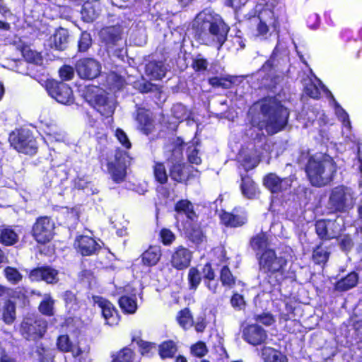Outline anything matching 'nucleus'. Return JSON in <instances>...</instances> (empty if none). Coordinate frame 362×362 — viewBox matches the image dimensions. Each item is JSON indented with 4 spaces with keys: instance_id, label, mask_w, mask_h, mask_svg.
I'll use <instances>...</instances> for the list:
<instances>
[{
    "instance_id": "obj_43",
    "label": "nucleus",
    "mask_w": 362,
    "mask_h": 362,
    "mask_svg": "<svg viewBox=\"0 0 362 362\" xmlns=\"http://www.w3.org/2000/svg\"><path fill=\"white\" fill-rule=\"evenodd\" d=\"M177 321L181 327L187 329L192 326V316L188 309H184L179 313Z\"/></svg>"
},
{
    "instance_id": "obj_52",
    "label": "nucleus",
    "mask_w": 362,
    "mask_h": 362,
    "mask_svg": "<svg viewBox=\"0 0 362 362\" xmlns=\"http://www.w3.org/2000/svg\"><path fill=\"white\" fill-rule=\"evenodd\" d=\"M188 280L190 288L196 289L201 281V275L199 271L195 268H191L188 272Z\"/></svg>"
},
{
    "instance_id": "obj_60",
    "label": "nucleus",
    "mask_w": 362,
    "mask_h": 362,
    "mask_svg": "<svg viewBox=\"0 0 362 362\" xmlns=\"http://www.w3.org/2000/svg\"><path fill=\"white\" fill-rule=\"evenodd\" d=\"M209 83L215 87H222L224 88H229L230 87V81H226L223 78L218 77H214L209 79Z\"/></svg>"
},
{
    "instance_id": "obj_13",
    "label": "nucleus",
    "mask_w": 362,
    "mask_h": 362,
    "mask_svg": "<svg viewBox=\"0 0 362 362\" xmlns=\"http://www.w3.org/2000/svg\"><path fill=\"white\" fill-rule=\"evenodd\" d=\"M57 348L62 352H71L73 357L78 358V362H88L89 361L88 347L82 348L73 344L68 335H61L57 339Z\"/></svg>"
},
{
    "instance_id": "obj_49",
    "label": "nucleus",
    "mask_w": 362,
    "mask_h": 362,
    "mask_svg": "<svg viewBox=\"0 0 362 362\" xmlns=\"http://www.w3.org/2000/svg\"><path fill=\"white\" fill-rule=\"evenodd\" d=\"M64 299L66 306L69 310H76L79 308L76 297L71 291H66L64 294Z\"/></svg>"
},
{
    "instance_id": "obj_21",
    "label": "nucleus",
    "mask_w": 362,
    "mask_h": 362,
    "mask_svg": "<svg viewBox=\"0 0 362 362\" xmlns=\"http://www.w3.org/2000/svg\"><path fill=\"white\" fill-rule=\"evenodd\" d=\"M74 246L82 255H93L100 248L96 241L87 235L78 237L75 240Z\"/></svg>"
},
{
    "instance_id": "obj_24",
    "label": "nucleus",
    "mask_w": 362,
    "mask_h": 362,
    "mask_svg": "<svg viewBox=\"0 0 362 362\" xmlns=\"http://www.w3.org/2000/svg\"><path fill=\"white\" fill-rule=\"evenodd\" d=\"M221 222L226 226L239 227L244 225L247 221V216L242 213L241 214H234L228 212H223L221 215Z\"/></svg>"
},
{
    "instance_id": "obj_11",
    "label": "nucleus",
    "mask_w": 362,
    "mask_h": 362,
    "mask_svg": "<svg viewBox=\"0 0 362 362\" xmlns=\"http://www.w3.org/2000/svg\"><path fill=\"white\" fill-rule=\"evenodd\" d=\"M343 223V219L339 217L334 220H318L315 223V231L320 239H332L341 231Z\"/></svg>"
},
{
    "instance_id": "obj_33",
    "label": "nucleus",
    "mask_w": 362,
    "mask_h": 362,
    "mask_svg": "<svg viewBox=\"0 0 362 362\" xmlns=\"http://www.w3.org/2000/svg\"><path fill=\"white\" fill-rule=\"evenodd\" d=\"M2 319L7 325L12 324L16 319V305L10 300H6L2 307Z\"/></svg>"
},
{
    "instance_id": "obj_10",
    "label": "nucleus",
    "mask_w": 362,
    "mask_h": 362,
    "mask_svg": "<svg viewBox=\"0 0 362 362\" xmlns=\"http://www.w3.org/2000/svg\"><path fill=\"white\" fill-rule=\"evenodd\" d=\"M260 270L265 273L282 272V270L286 264V260L277 257L273 250L268 249L263 252L259 259Z\"/></svg>"
},
{
    "instance_id": "obj_48",
    "label": "nucleus",
    "mask_w": 362,
    "mask_h": 362,
    "mask_svg": "<svg viewBox=\"0 0 362 362\" xmlns=\"http://www.w3.org/2000/svg\"><path fill=\"white\" fill-rule=\"evenodd\" d=\"M221 281L223 286L232 287L235 284V278L228 267H223L221 271Z\"/></svg>"
},
{
    "instance_id": "obj_8",
    "label": "nucleus",
    "mask_w": 362,
    "mask_h": 362,
    "mask_svg": "<svg viewBox=\"0 0 362 362\" xmlns=\"http://www.w3.org/2000/svg\"><path fill=\"white\" fill-rule=\"evenodd\" d=\"M54 228V223L49 217H40L33 226L32 235L38 243L45 244L53 238Z\"/></svg>"
},
{
    "instance_id": "obj_38",
    "label": "nucleus",
    "mask_w": 362,
    "mask_h": 362,
    "mask_svg": "<svg viewBox=\"0 0 362 362\" xmlns=\"http://www.w3.org/2000/svg\"><path fill=\"white\" fill-rule=\"evenodd\" d=\"M250 245L256 251L267 250L268 240L266 234L262 233L256 235L250 240Z\"/></svg>"
},
{
    "instance_id": "obj_61",
    "label": "nucleus",
    "mask_w": 362,
    "mask_h": 362,
    "mask_svg": "<svg viewBox=\"0 0 362 362\" xmlns=\"http://www.w3.org/2000/svg\"><path fill=\"white\" fill-rule=\"evenodd\" d=\"M172 111L174 116L179 119H183L186 115L185 108L181 104L175 105L172 108Z\"/></svg>"
},
{
    "instance_id": "obj_41",
    "label": "nucleus",
    "mask_w": 362,
    "mask_h": 362,
    "mask_svg": "<svg viewBox=\"0 0 362 362\" xmlns=\"http://www.w3.org/2000/svg\"><path fill=\"white\" fill-rule=\"evenodd\" d=\"M286 60V56L282 57L279 54L277 47L274 49L269 59L263 66L264 69L269 67H277Z\"/></svg>"
},
{
    "instance_id": "obj_4",
    "label": "nucleus",
    "mask_w": 362,
    "mask_h": 362,
    "mask_svg": "<svg viewBox=\"0 0 362 362\" xmlns=\"http://www.w3.org/2000/svg\"><path fill=\"white\" fill-rule=\"evenodd\" d=\"M250 24L252 26L253 35L267 39L277 26V20L274 11L269 8H264L258 11V15L250 18Z\"/></svg>"
},
{
    "instance_id": "obj_37",
    "label": "nucleus",
    "mask_w": 362,
    "mask_h": 362,
    "mask_svg": "<svg viewBox=\"0 0 362 362\" xmlns=\"http://www.w3.org/2000/svg\"><path fill=\"white\" fill-rule=\"evenodd\" d=\"M100 37L107 44H115L119 39V32L113 27L106 28L101 30Z\"/></svg>"
},
{
    "instance_id": "obj_27",
    "label": "nucleus",
    "mask_w": 362,
    "mask_h": 362,
    "mask_svg": "<svg viewBox=\"0 0 362 362\" xmlns=\"http://www.w3.org/2000/svg\"><path fill=\"white\" fill-rule=\"evenodd\" d=\"M358 274L355 272H351L346 277L338 281L335 286V290L338 291H346L355 287L358 283Z\"/></svg>"
},
{
    "instance_id": "obj_42",
    "label": "nucleus",
    "mask_w": 362,
    "mask_h": 362,
    "mask_svg": "<svg viewBox=\"0 0 362 362\" xmlns=\"http://www.w3.org/2000/svg\"><path fill=\"white\" fill-rule=\"evenodd\" d=\"M4 272L6 279L13 284H18L23 279V276L16 268L7 267Z\"/></svg>"
},
{
    "instance_id": "obj_30",
    "label": "nucleus",
    "mask_w": 362,
    "mask_h": 362,
    "mask_svg": "<svg viewBox=\"0 0 362 362\" xmlns=\"http://www.w3.org/2000/svg\"><path fill=\"white\" fill-rule=\"evenodd\" d=\"M18 240L17 233L10 227L0 228V243L6 245H12Z\"/></svg>"
},
{
    "instance_id": "obj_35",
    "label": "nucleus",
    "mask_w": 362,
    "mask_h": 362,
    "mask_svg": "<svg viewBox=\"0 0 362 362\" xmlns=\"http://www.w3.org/2000/svg\"><path fill=\"white\" fill-rule=\"evenodd\" d=\"M120 308L126 313H134L137 309L135 296H123L119 300Z\"/></svg>"
},
{
    "instance_id": "obj_32",
    "label": "nucleus",
    "mask_w": 362,
    "mask_h": 362,
    "mask_svg": "<svg viewBox=\"0 0 362 362\" xmlns=\"http://www.w3.org/2000/svg\"><path fill=\"white\" fill-rule=\"evenodd\" d=\"M173 165L170 169V176L177 182H181L187 177L186 168L187 166L181 163H172Z\"/></svg>"
},
{
    "instance_id": "obj_45",
    "label": "nucleus",
    "mask_w": 362,
    "mask_h": 362,
    "mask_svg": "<svg viewBox=\"0 0 362 362\" xmlns=\"http://www.w3.org/2000/svg\"><path fill=\"white\" fill-rule=\"evenodd\" d=\"M22 55L28 62L38 64L42 60L40 54L31 49L28 47L23 48Z\"/></svg>"
},
{
    "instance_id": "obj_64",
    "label": "nucleus",
    "mask_w": 362,
    "mask_h": 362,
    "mask_svg": "<svg viewBox=\"0 0 362 362\" xmlns=\"http://www.w3.org/2000/svg\"><path fill=\"white\" fill-rule=\"evenodd\" d=\"M257 320L265 325H271L274 321L272 315L268 313L258 316Z\"/></svg>"
},
{
    "instance_id": "obj_62",
    "label": "nucleus",
    "mask_w": 362,
    "mask_h": 362,
    "mask_svg": "<svg viewBox=\"0 0 362 362\" xmlns=\"http://www.w3.org/2000/svg\"><path fill=\"white\" fill-rule=\"evenodd\" d=\"M208 62L203 58H197L194 60L193 67L196 71H204L207 69Z\"/></svg>"
},
{
    "instance_id": "obj_36",
    "label": "nucleus",
    "mask_w": 362,
    "mask_h": 362,
    "mask_svg": "<svg viewBox=\"0 0 362 362\" xmlns=\"http://www.w3.org/2000/svg\"><path fill=\"white\" fill-rule=\"evenodd\" d=\"M187 157L192 164L199 165L202 163L199 143H192L187 147Z\"/></svg>"
},
{
    "instance_id": "obj_25",
    "label": "nucleus",
    "mask_w": 362,
    "mask_h": 362,
    "mask_svg": "<svg viewBox=\"0 0 362 362\" xmlns=\"http://www.w3.org/2000/svg\"><path fill=\"white\" fill-rule=\"evenodd\" d=\"M240 189L243 196L248 199L256 198L259 193L256 184L248 176L242 177Z\"/></svg>"
},
{
    "instance_id": "obj_14",
    "label": "nucleus",
    "mask_w": 362,
    "mask_h": 362,
    "mask_svg": "<svg viewBox=\"0 0 362 362\" xmlns=\"http://www.w3.org/2000/svg\"><path fill=\"white\" fill-rule=\"evenodd\" d=\"M92 300L94 305H97L100 308L106 325L114 326L119 323V316L111 302L99 296H93Z\"/></svg>"
},
{
    "instance_id": "obj_5",
    "label": "nucleus",
    "mask_w": 362,
    "mask_h": 362,
    "mask_svg": "<svg viewBox=\"0 0 362 362\" xmlns=\"http://www.w3.org/2000/svg\"><path fill=\"white\" fill-rule=\"evenodd\" d=\"M355 201L354 192L350 188L341 186L332 190L328 206L334 211L346 212L354 207Z\"/></svg>"
},
{
    "instance_id": "obj_17",
    "label": "nucleus",
    "mask_w": 362,
    "mask_h": 362,
    "mask_svg": "<svg viewBox=\"0 0 362 362\" xmlns=\"http://www.w3.org/2000/svg\"><path fill=\"white\" fill-rule=\"evenodd\" d=\"M192 257V252L187 248L180 245L174 249V252L171 255L170 262L174 268L182 270L189 266Z\"/></svg>"
},
{
    "instance_id": "obj_15",
    "label": "nucleus",
    "mask_w": 362,
    "mask_h": 362,
    "mask_svg": "<svg viewBox=\"0 0 362 362\" xmlns=\"http://www.w3.org/2000/svg\"><path fill=\"white\" fill-rule=\"evenodd\" d=\"M100 65L93 59L86 58L80 59L76 64L78 75L84 79H93L100 73Z\"/></svg>"
},
{
    "instance_id": "obj_23",
    "label": "nucleus",
    "mask_w": 362,
    "mask_h": 362,
    "mask_svg": "<svg viewBox=\"0 0 362 362\" xmlns=\"http://www.w3.org/2000/svg\"><path fill=\"white\" fill-rule=\"evenodd\" d=\"M175 210L177 213V219H178L179 216L182 214H185L186 217L191 221H194L197 218L194 205L189 200L182 199L177 202L175 204Z\"/></svg>"
},
{
    "instance_id": "obj_63",
    "label": "nucleus",
    "mask_w": 362,
    "mask_h": 362,
    "mask_svg": "<svg viewBox=\"0 0 362 362\" xmlns=\"http://www.w3.org/2000/svg\"><path fill=\"white\" fill-rule=\"evenodd\" d=\"M339 245L343 250H349L353 246V243L349 236L344 235L339 240Z\"/></svg>"
},
{
    "instance_id": "obj_53",
    "label": "nucleus",
    "mask_w": 362,
    "mask_h": 362,
    "mask_svg": "<svg viewBox=\"0 0 362 362\" xmlns=\"http://www.w3.org/2000/svg\"><path fill=\"white\" fill-rule=\"evenodd\" d=\"M160 238L165 245H170L175 240V235L169 229L163 228L160 231Z\"/></svg>"
},
{
    "instance_id": "obj_46",
    "label": "nucleus",
    "mask_w": 362,
    "mask_h": 362,
    "mask_svg": "<svg viewBox=\"0 0 362 362\" xmlns=\"http://www.w3.org/2000/svg\"><path fill=\"white\" fill-rule=\"evenodd\" d=\"M154 176L158 182L161 184L165 183L168 180V175L165 166L161 163H157L154 166Z\"/></svg>"
},
{
    "instance_id": "obj_39",
    "label": "nucleus",
    "mask_w": 362,
    "mask_h": 362,
    "mask_svg": "<svg viewBox=\"0 0 362 362\" xmlns=\"http://www.w3.org/2000/svg\"><path fill=\"white\" fill-rule=\"evenodd\" d=\"M54 300L50 296L49 294H45L43 299L39 305V310L41 313L46 315H54Z\"/></svg>"
},
{
    "instance_id": "obj_6",
    "label": "nucleus",
    "mask_w": 362,
    "mask_h": 362,
    "mask_svg": "<svg viewBox=\"0 0 362 362\" xmlns=\"http://www.w3.org/2000/svg\"><path fill=\"white\" fill-rule=\"evenodd\" d=\"M11 145L18 152L34 154L37 150L36 141L28 130L16 129L9 136Z\"/></svg>"
},
{
    "instance_id": "obj_31",
    "label": "nucleus",
    "mask_w": 362,
    "mask_h": 362,
    "mask_svg": "<svg viewBox=\"0 0 362 362\" xmlns=\"http://www.w3.org/2000/svg\"><path fill=\"white\" fill-rule=\"evenodd\" d=\"M262 356L265 362H287L285 356L270 347H264L262 349Z\"/></svg>"
},
{
    "instance_id": "obj_12",
    "label": "nucleus",
    "mask_w": 362,
    "mask_h": 362,
    "mask_svg": "<svg viewBox=\"0 0 362 362\" xmlns=\"http://www.w3.org/2000/svg\"><path fill=\"white\" fill-rule=\"evenodd\" d=\"M46 329L47 323L41 317H28L21 324V332L27 339H36L42 337Z\"/></svg>"
},
{
    "instance_id": "obj_47",
    "label": "nucleus",
    "mask_w": 362,
    "mask_h": 362,
    "mask_svg": "<svg viewBox=\"0 0 362 362\" xmlns=\"http://www.w3.org/2000/svg\"><path fill=\"white\" fill-rule=\"evenodd\" d=\"M329 252L325 248L318 247L313 251V258L315 263H325L329 258Z\"/></svg>"
},
{
    "instance_id": "obj_56",
    "label": "nucleus",
    "mask_w": 362,
    "mask_h": 362,
    "mask_svg": "<svg viewBox=\"0 0 362 362\" xmlns=\"http://www.w3.org/2000/svg\"><path fill=\"white\" fill-rule=\"evenodd\" d=\"M60 78L64 81L71 80L74 76V69L69 65L63 66L59 71Z\"/></svg>"
},
{
    "instance_id": "obj_57",
    "label": "nucleus",
    "mask_w": 362,
    "mask_h": 362,
    "mask_svg": "<svg viewBox=\"0 0 362 362\" xmlns=\"http://www.w3.org/2000/svg\"><path fill=\"white\" fill-rule=\"evenodd\" d=\"M91 45V37L89 33H83L78 42V49L81 52H86Z\"/></svg>"
},
{
    "instance_id": "obj_28",
    "label": "nucleus",
    "mask_w": 362,
    "mask_h": 362,
    "mask_svg": "<svg viewBox=\"0 0 362 362\" xmlns=\"http://www.w3.org/2000/svg\"><path fill=\"white\" fill-rule=\"evenodd\" d=\"M161 257V251L158 247H150L141 255L144 264L146 266L156 265Z\"/></svg>"
},
{
    "instance_id": "obj_40",
    "label": "nucleus",
    "mask_w": 362,
    "mask_h": 362,
    "mask_svg": "<svg viewBox=\"0 0 362 362\" xmlns=\"http://www.w3.org/2000/svg\"><path fill=\"white\" fill-rule=\"evenodd\" d=\"M176 351L177 346L171 340L164 341L159 346V354L162 358L173 357Z\"/></svg>"
},
{
    "instance_id": "obj_55",
    "label": "nucleus",
    "mask_w": 362,
    "mask_h": 362,
    "mask_svg": "<svg viewBox=\"0 0 362 362\" xmlns=\"http://www.w3.org/2000/svg\"><path fill=\"white\" fill-rule=\"evenodd\" d=\"M115 136L123 147L127 149H129L131 148L132 144L127 135L122 129H117L115 131Z\"/></svg>"
},
{
    "instance_id": "obj_22",
    "label": "nucleus",
    "mask_w": 362,
    "mask_h": 362,
    "mask_svg": "<svg viewBox=\"0 0 362 362\" xmlns=\"http://www.w3.org/2000/svg\"><path fill=\"white\" fill-rule=\"evenodd\" d=\"M167 71L163 62L153 61L146 64L145 72L151 79L159 80L165 77Z\"/></svg>"
},
{
    "instance_id": "obj_26",
    "label": "nucleus",
    "mask_w": 362,
    "mask_h": 362,
    "mask_svg": "<svg viewBox=\"0 0 362 362\" xmlns=\"http://www.w3.org/2000/svg\"><path fill=\"white\" fill-rule=\"evenodd\" d=\"M69 41L68 30L64 28L58 29L51 37V44L57 49L63 50L66 49Z\"/></svg>"
},
{
    "instance_id": "obj_34",
    "label": "nucleus",
    "mask_w": 362,
    "mask_h": 362,
    "mask_svg": "<svg viewBox=\"0 0 362 362\" xmlns=\"http://www.w3.org/2000/svg\"><path fill=\"white\" fill-rule=\"evenodd\" d=\"M136 119L139 124L140 128L147 134L151 126V120L148 111L143 108H137Z\"/></svg>"
},
{
    "instance_id": "obj_54",
    "label": "nucleus",
    "mask_w": 362,
    "mask_h": 362,
    "mask_svg": "<svg viewBox=\"0 0 362 362\" xmlns=\"http://www.w3.org/2000/svg\"><path fill=\"white\" fill-rule=\"evenodd\" d=\"M189 238L195 244H199L203 241L204 235L199 227H192L188 232Z\"/></svg>"
},
{
    "instance_id": "obj_16",
    "label": "nucleus",
    "mask_w": 362,
    "mask_h": 362,
    "mask_svg": "<svg viewBox=\"0 0 362 362\" xmlns=\"http://www.w3.org/2000/svg\"><path fill=\"white\" fill-rule=\"evenodd\" d=\"M293 180L292 177L281 178L275 173H269L264 177L263 183L272 193L277 194L289 189Z\"/></svg>"
},
{
    "instance_id": "obj_19",
    "label": "nucleus",
    "mask_w": 362,
    "mask_h": 362,
    "mask_svg": "<svg viewBox=\"0 0 362 362\" xmlns=\"http://www.w3.org/2000/svg\"><path fill=\"white\" fill-rule=\"evenodd\" d=\"M126 156L122 153L115 155V160L108 163V171L115 182H121L126 176Z\"/></svg>"
},
{
    "instance_id": "obj_3",
    "label": "nucleus",
    "mask_w": 362,
    "mask_h": 362,
    "mask_svg": "<svg viewBox=\"0 0 362 362\" xmlns=\"http://www.w3.org/2000/svg\"><path fill=\"white\" fill-rule=\"evenodd\" d=\"M261 115L259 127L265 129L269 134H274L286 126L289 113L281 105L274 100H269L262 103Z\"/></svg>"
},
{
    "instance_id": "obj_51",
    "label": "nucleus",
    "mask_w": 362,
    "mask_h": 362,
    "mask_svg": "<svg viewBox=\"0 0 362 362\" xmlns=\"http://www.w3.org/2000/svg\"><path fill=\"white\" fill-rule=\"evenodd\" d=\"M133 352L130 349H123L117 353L113 362H132Z\"/></svg>"
},
{
    "instance_id": "obj_7",
    "label": "nucleus",
    "mask_w": 362,
    "mask_h": 362,
    "mask_svg": "<svg viewBox=\"0 0 362 362\" xmlns=\"http://www.w3.org/2000/svg\"><path fill=\"white\" fill-rule=\"evenodd\" d=\"M98 87L88 88L85 95L86 100L102 115H112L115 111L114 103L109 101L104 95L98 93Z\"/></svg>"
},
{
    "instance_id": "obj_1",
    "label": "nucleus",
    "mask_w": 362,
    "mask_h": 362,
    "mask_svg": "<svg viewBox=\"0 0 362 362\" xmlns=\"http://www.w3.org/2000/svg\"><path fill=\"white\" fill-rule=\"evenodd\" d=\"M193 28L206 45L216 46L218 49L226 40L229 31V27L221 17L209 9H205L197 15L193 22Z\"/></svg>"
},
{
    "instance_id": "obj_58",
    "label": "nucleus",
    "mask_w": 362,
    "mask_h": 362,
    "mask_svg": "<svg viewBox=\"0 0 362 362\" xmlns=\"http://www.w3.org/2000/svg\"><path fill=\"white\" fill-rule=\"evenodd\" d=\"M191 351L194 356L202 357L206 354L207 349L204 343L199 341L191 347Z\"/></svg>"
},
{
    "instance_id": "obj_20",
    "label": "nucleus",
    "mask_w": 362,
    "mask_h": 362,
    "mask_svg": "<svg viewBox=\"0 0 362 362\" xmlns=\"http://www.w3.org/2000/svg\"><path fill=\"white\" fill-rule=\"evenodd\" d=\"M267 337L264 329L256 325H250L243 331L244 339L255 346L264 343Z\"/></svg>"
},
{
    "instance_id": "obj_44",
    "label": "nucleus",
    "mask_w": 362,
    "mask_h": 362,
    "mask_svg": "<svg viewBox=\"0 0 362 362\" xmlns=\"http://www.w3.org/2000/svg\"><path fill=\"white\" fill-rule=\"evenodd\" d=\"M36 354L41 362H52L53 361V351L49 348L39 346L37 348Z\"/></svg>"
},
{
    "instance_id": "obj_50",
    "label": "nucleus",
    "mask_w": 362,
    "mask_h": 362,
    "mask_svg": "<svg viewBox=\"0 0 362 362\" xmlns=\"http://www.w3.org/2000/svg\"><path fill=\"white\" fill-rule=\"evenodd\" d=\"M335 113L341 122L343 126L348 130H350L351 127V122L349 118V115L346 111L339 105H337L335 107Z\"/></svg>"
},
{
    "instance_id": "obj_59",
    "label": "nucleus",
    "mask_w": 362,
    "mask_h": 362,
    "mask_svg": "<svg viewBox=\"0 0 362 362\" xmlns=\"http://www.w3.org/2000/svg\"><path fill=\"white\" fill-rule=\"evenodd\" d=\"M230 303L232 306L237 310H241L245 307V300L243 296L239 295L238 293H235L231 299Z\"/></svg>"
},
{
    "instance_id": "obj_9",
    "label": "nucleus",
    "mask_w": 362,
    "mask_h": 362,
    "mask_svg": "<svg viewBox=\"0 0 362 362\" xmlns=\"http://www.w3.org/2000/svg\"><path fill=\"white\" fill-rule=\"evenodd\" d=\"M45 86L49 95L58 103L64 105L73 103V92L67 84L54 80H47Z\"/></svg>"
},
{
    "instance_id": "obj_29",
    "label": "nucleus",
    "mask_w": 362,
    "mask_h": 362,
    "mask_svg": "<svg viewBox=\"0 0 362 362\" xmlns=\"http://www.w3.org/2000/svg\"><path fill=\"white\" fill-rule=\"evenodd\" d=\"M182 141L180 138H177L168 146V150L171 153L168 160L171 163H180L182 158Z\"/></svg>"
},
{
    "instance_id": "obj_2",
    "label": "nucleus",
    "mask_w": 362,
    "mask_h": 362,
    "mask_svg": "<svg viewBox=\"0 0 362 362\" xmlns=\"http://www.w3.org/2000/svg\"><path fill=\"white\" fill-rule=\"evenodd\" d=\"M305 172L312 185L322 187L332 180L336 173V165L329 155L317 153L308 159Z\"/></svg>"
},
{
    "instance_id": "obj_18",
    "label": "nucleus",
    "mask_w": 362,
    "mask_h": 362,
    "mask_svg": "<svg viewBox=\"0 0 362 362\" xmlns=\"http://www.w3.org/2000/svg\"><path fill=\"white\" fill-rule=\"evenodd\" d=\"M59 272L55 269L49 267H39L33 269L29 279L32 281H45L47 284H55L59 281Z\"/></svg>"
}]
</instances>
